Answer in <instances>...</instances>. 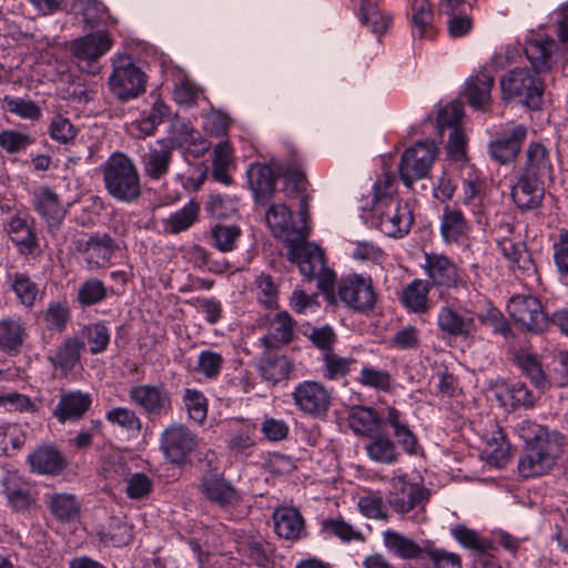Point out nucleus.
I'll return each mask as SVG.
<instances>
[{
	"label": "nucleus",
	"instance_id": "79ce46f5",
	"mask_svg": "<svg viewBox=\"0 0 568 568\" xmlns=\"http://www.w3.org/2000/svg\"><path fill=\"white\" fill-rule=\"evenodd\" d=\"M172 136L166 140L174 150L175 146L184 145L200 146V152L204 153L209 150V144L201 133L195 130L189 121L176 119L171 125Z\"/></svg>",
	"mask_w": 568,
	"mask_h": 568
},
{
	"label": "nucleus",
	"instance_id": "7ed1b4c3",
	"mask_svg": "<svg viewBox=\"0 0 568 568\" xmlns=\"http://www.w3.org/2000/svg\"><path fill=\"white\" fill-rule=\"evenodd\" d=\"M106 193L120 203H135L142 196L141 176L134 161L123 152H113L100 166Z\"/></svg>",
	"mask_w": 568,
	"mask_h": 568
},
{
	"label": "nucleus",
	"instance_id": "a19ab883",
	"mask_svg": "<svg viewBox=\"0 0 568 568\" xmlns=\"http://www.w3.org/2000/svg\"><path fill=\"white\" fill-rule=\"evenodd\" d=\"M347 422L355 434L369 437L378 432L382 417L372 407L355 406L349 410Z\"/></svg>",
	"mask_w": 568,
	"mask_h": 568
},
{
	"label": "nucleus",
	"instance_id": "864d4df0",
	"mask_svg": "<svg viewBox=\"0 0 568 568\" xmlns=\"http://www.w3.org/2000/svg\"><path fill=\"white\" fill-rule=\"evenodd\" d=\"M242 231L237 225L216 224L211 229L212 245L226 253L235 248Z\"/></svg>",
	"mask_w": 568,
	"mask_h": 568
},
{
	"label": "nucleus",
	"instance_id": "69168bd1",
	"mask_svg": "<svg viewBox=\"0 0 568 568\" xmlns=\"http://www.w3.org/2000/svg\"><path fill=\"white\" fill-rule=\"evenodd\" d=\"M358 383L376 390L387 392L390 389L392 378L387 371L364 366L361 369Z\"/></svg>",
	"mask_w": 568,
	"mask_h": 568
},
{
	"label": "nucleus",
	"instance_id": "aec40b11",
	"mask_svg": "<svg viewBox=\"0 0 568 568\" xmlns=\"http://www.w3.org/2000/svg\"><path fill=\"white\" fill-rule=\"evenodd\" d=\"M511 199L520 211H530L540 206L545 196V180L520 173L511 187Z\"/></svg>",
	"mask_w": 568,
	"mask_h": 568
},
{
	"label": "nucleus",
	"instance_id": "ea45409f",
	"mask_svg": "<svg viewBox=\"0 0 568 568\" xmlns=\"http://www.w3.org/2000/svg\"><path fill=\"white\" fill-rule=\"evenodd\" d=\"M434 12L428 0H413L412 3V34L417 39H433L435 37Z\"/></svg>",
	"mask_w": 568,
	"mask_h": 568
},
{
	"label": "nucleus",
	"instance_id": "e2e57ef3",
	"mask_svg": "<svg viewBox=\"0 0 568 568\" xmlns=\"http://www.w3.org/2000/svg\"><path fill=\"white\" fill-rule=\"evenodd\" d=\"M237 199L222 194H212L205 204V210L215 219H227L237 211Z\"/></svg>",
	"mask_w": 568,
	"mask_h": 568
},
{
	"label": "nucleus",
	"instance_id": "a18cd8bd",
	"mask_svg": "<svg viewBox=\"0 0 568 568\" xmlns=\"http://www.w3.org/2000/svg\"><path fill=\"white\" fill-rule=\"evenodd\" d=\"M429 285L423 280H414L409 283L402 294V303L415 313H426L428 304Z\"/></svg>",
	"mask_w": 568,
	"mask_h": 568
},
{
	"label": "nucleus",
	"instance_id": "9b49d317",
	"mask_svg": "<svg viewBox=\"0 0 568 568\" xmlns=\"http://www.w3.org/2000/svg\"><path fill=\"white\" fill-rule=\"evenodd\" d=\"M507 311L517 324L529 332L542 333L548 328L549 317L541 302L532 295L513 296L507 304Z\"/></svg>",
	"mask_w": 568,
	"mask_h": 568
},
{
	"label": "nucleus",
	"instance_id": "a878e982",
	"mask_svg": "<svg viewBox=\"0 0 568 568\" xmlns=\"http://www.w3.org/2000/svg\"><path fill=\"white\" fill-rule=\"evenodd\" d=\"M382 536L383 545L390 555L403 560H424L426 541L419 545L413 538L393 529H386Z\"/></svg>",
	"mask_w": 568,
	"mask_h": 568
},
{
	"label": "nucleus",
	"instance_id": "603ef678",
	"mask_svg": "<svg viewBox=\"0 0 568 568\" xmlns=\"http://www.w3.org/2000/svg\"><path fill=\"white\" fill-rule=\"evenodd\" d=\"M256 446L255 430L253 427L243 426L234 432L229 442L227 447L236 457H250Z\"/></svg>",
	"mask_w": 568,
	"mask_h": 568
},
{
	"label": "nucleus",
	"instance_id": "13d9d810",
	"mask_svg": "<svg viewBox=\"0 0 568 568\" xmlns=\"http://www.w3.org/2000/svg\"><path fill=\"white\" fill-rule=\"evenodd\" d=\"M424 560H427L433 568H462L460 557L457 554L437 548L428 540H426Z\"/></svg>",
	"mask_w": 568,
	"mask_h": 568
},
{
	"label": "nucleus",
	"instance_id": "6e6552de",
	"mask_svg": "<svg viewBox=\"0 0 568 568\" xmlns=\"http://www.w3.org/2000/svg\"><path fill=\"white\" fill-rule=\"evenodd\" d=\"M436 154L437 149L432 141H419L406 149L398 165V173L403 183L410 187L415 181L424 179L429 172Z\"/></svg>",
	"mask_w": 568,
	"mask_h": 568
},
{
	"label": "nucleus",
	"instance_id": "f704fd0d",
	"mask_svg": "<svg viewBox=\"0 0 568 568\" xmlns=\"http://www.w3.org/2000/svg\"><path fill=\"white\" fill-rule=\"evenodd\" d=\"M250 187L257 202L267 201L275 190V176L271 166L253 163L246 171Z\"/></svg>",
	"mask_w": 568,
	"mask_h": 568
},
{
	"label": "nucleus",
	"instance_id": "c85d7f7f",
	"mask_svg": "<svg viewBox=\"0 0 568 568\" xmlns=\"http://www.w3.org/2000/svg\"><path fill=\"white\" fill-rule=\"evenodd\" d=\"M295 322L286 311L278 312L270 322L268 332L261 338V344L268 351H275L290 344L294 338Z\"/></svg>",
	"mask_w": 568,
	"mask_h": 568
},
{
	"label": "nucleus",
	"instance_id": "052dcab7",
	"mask_svg": "<svg viewBox=\"0 0 568 568\" xmlns=\"http://www.w3.org/2000/svg\"><path fill=\"white\" fill-rule=\"evenodd\" d=\"M70 318V310L65 302H50L43 312L47 329L63 332Z\"/></svg>",
	"mask_w": 568,
	"mask_h": 568
},
{
	"label": "nucleus",
	"instance_id": "4d7b16f0",
	"mask_svg": "<svg viewBox=\"0 0 568 568\" xmlns=\"http://www.w3.org/2000/svg\"><path fill=\"white\" fill-rule=\"evenodd\" d=\"M72 9L91 27L103 22L106 16V6L99 0H73Z\"/></svg>",
	"mask_w": 568,
	"mask_h": 568
},
{
	"label": "nucleus",
	"instance_id": "412c9836",
	"mask_svg": "<svg viewBox=\"0 0 568 568\" xmlns=\"http://www.w3.org/2000/svg\"><path fill=\"white\" fill-rule=\"evenodd\" d=\"M112 44L113 41L106 31H95L73 41L71 50L79 61L90 63L110 51Z\"/></svg>",
	"mask_w": 568,
	"mask_h": 568
},
{
	"label": "nucleus",
	"instance_id": "f8f14e48",
	"mask_svg": "<svg viewBox=\"0 0 568 568\" xmlns=\"http://www.w3.org/2000/svg\"><path fill=\"white\" fill-rule=\"evenodd\" d=\"M308 232H302L294 240L290 239L287 248V260L298 266L301 274L307 280H312L315 275L324 270V252L322 248L307 242Z\"/></svg>",
	"mask_w": 568,
	"mask_h": 568
},
{
	"label": "nucleus",
	"instance_id": "de8ad7c7",
	"mask_svg": "<svg viewBox=\"0 0 568 568\" xmlns=\"http://www.w3.org/2000/svg\"><path fill=\"white\" fill-rule=\"evenodd\" d=\"M49 508L54 518L62 523H71L78 519L80 514V505L72 494L61 493L51 495Z\"/></svg>",
	"mask_w": 568,
	"mask_h": 568
},
{
	"label": "nucleus",
	"instance_id": "49530a36",
	"mask_svg": "<svg viewBox=\"0 0 568 568\" xmlns=\"http://www.w3.org/2000/svg\"><path fill=\"white\" fill-rule=\"evenodd\" d=\"M2 486L8 503L13 509L23 510L29 507L30 491L17 474H8L2 480Z\"/></svg>",
	"mask_w": 568,
	"mask_h": 568
},
{
	"label": "nucleus",
	"instance_id": "f03ea898",
	"mask_svg": "<svg viewBox=\"0 0 568 568\" xmlns=\"http://www.w3.org/2000/svg\"><path fill=\"white\" fill-rule=\"evenodd\" d=\"M516 430L525 442L517 464L519 475L532 478L549 473L561 454L562 437L528 419L518 423Z\"/></svg>",
	"mask_w": 568,
	"mask_h": 568
},
{
	"label": "nucleus",
	"instance_id": "1a4fd4ad",
	"mask_svg": "<svg viewBox=\"0 0 568 568\" xmlns=\"http://www.w3.org/2000/svg\"><path fill=\"white\" fill-rule=\"evenodd\" d=\"M199 446L197 436L182 424H171L161 434L160 448L172 464L183 465Z\"/></svg>",
	"mask_w": 568,
	"mask_h": 568
},
{
	"label": "nucleus",
	"instance_id": "09e8293b",
	"mask_svg": "<svg viewBox=\"0 0 568 568\" xmlns=\"http://www.w3.org/2000/svg\"><path fill=\"white\" fill-rule=\"evenodd\" d=\"M109 288L98 277H89L80 284L77 292V301L82 307H90L102 303L109 295Z\"/></svg>",
	"mask_w": 568,
	"mask_h": 568
},
{
	"label": "nucleus",
	"instance_id": "a211bd4d",
	"mask_svg": "<svg viewBox=\"0 0 568 568\" xmlns=\"http://www.w3.org/2000/svg\"><path fill=\"white\" fill-rule=\"evenodd\" d=\"M425 270L432 284L440 288H458L466 286L457 266L444 255L427 254Z\"/></svg>",
	"mask_w": 568,
	"mask_h": 568
},
{
	"label": "nucleus",
	"instance_id": "c03bdc74",
	"mask_svg": "<svg viewBox=\"0 0 568 568\" xmlns=\"http://www.w3.org/2000/svg\"><path fill=\"white\" fill-rule=\"evenodd\" d=\"M169 113V108L161 100H155L152 108L143 112L141 118L132 123V126L135 128L139 133L138 138H145L153 135L156 131V128L163 122Z\"/></svg>",
	"mask_w": 568,
	"mask_h": 568
},
{
	"label": "nucleus",
	"instance_id": "f257e3e1",
	"mask_svg": "<svg viewBox=\"0 0 568 568\" xmlns=\"http://www.w3.org/2000/svg\"><path fill=\"white\" fill-rule=\"evenodd\" d=\"M557 44L552 39H535L526 44L525 53L534 71L528 68H516L500 79L504 99H517L531 110L541 108L544 83L539 73L550 70L552 54Z\"/></svg>",
	"mask_w": 568,
	"mask_h": 568
},
{
	"label": "nucleus",
	"instance_id": "cd10ccee",
	"mask_svg": "<svg viewBox=\"0 0 568 568\" xmlns=\"http://www.w3.org/2000/svg\"><path fill=\"white\" fill-rule=\"evenodd\" d=\"M554 171L550 152L541 142H530L525 151V163L520 173L545 180Z\"/></svg>",
	"mask_w": 568,
	"mask_h": 568
},
{
	"label": "nucleus",
	"instance_id": "3c124183",
	"mask_svg": "<svg viewBox=\"0 0 568 568\" xmlns=\"http://www.w3.org/2000/svg\"><path fill=\"white\" fill-rule=\"evenodd\" d=\"M322 362L323 376L328 381H335L345 377L349 373L351 366L356 363V359L341 356L331 351L323 354Z\"/></svg>",
	"mask_w": 568,
	"mask_h": 568
},
{
	"label": "nucleus",
	"instance_id": "4c0bfd02",
	"mask_svg": "<svg viewBox=\"0 0 568 568\" xmlns=\"http://www.w3.org/2000/svg\"><path fill=\"white\" fill-rule=\"evenodd\" d=\"M10 288L20 306L31 311L42 294L38 284L27 273L16 272L9 276Z\"/></svg>",
	"mask_w": 568,
	"mask_h": 568
},
{
	"label": "nucleus",
	"instance_id": "8fccbe9b",
	"mask_svg": "<svg viewBox=\"0 0 568 568\" xmlns=\"http://www.w3.org/2000/svg\"><path fill=\"white\" fill-rule=\"evenodd\" d=\"M199 211V204L190 201L164 221L165 231L170 234H179L187 230L197 220Z\"/></svg>",
	"mask_w": 568,
	"mask_h": 568
},
{
	"label": "nucleus",
	"instance_id": "5701e85b",
	"mask_svg": "<svg viewBox=\"0 0 568 568\" xmlns=\"http://www.w3.org/2000/svg\"><path fill=\"white\" fill-rule=\"evenodd\" d=\"M294 369L293 362L284 354L265 349L257 363V371L262 379L276 385L290 378Z\"/></svg>",
	"mask_w": 568,
	"mask_h": 568
},
{
	"label": "nucleus",
	"instance_id": "72a5a7b5",
	"mask_svg": "<svg viewBox=\"0 0 568 568\" xmlns=\"http://www.w3.org/2000/svg\"><path fill=\"white\" fill-rule=\"evenodd\" d=\"M468 231V223L463 212L457 207L446 205L440 217L443 241L447 244L460 243L467 237Z\"/></svg>",
	"mask_w": 568,
	"mask_h": 568
},
{
	"label": "nucleus",
	"instance_id": "5fc2aeb1",
	"mask_svg": "<svg viewBox=\"0 0 568 568\" xmlns=\"http://www.w3.org/2000/svg\"><path fill=\"white\" fill-rule=\"evenodd\" d=\"M359 21L373 33L383 34L389 28L392 18L382 13L375 6L367 1V3H361Z\"/></svg>",
	"mask_w": 568,
	"mask_h": 568
},
{
	"label": "nucleus",
	"instance_id": "c756f323",
	"mask_svg": "<svg viewBox=\"0 0 568 568\" xmlns=\"http://www.w3.org/2000/svg\"><path fill=\"white\" fill-rule=\"evenodd\" d=\"M364 450L372 462L383 465H394L399 462L402 456L396 443L389 436L379 432L367 437Z\"/></svg>",
	"mask_w": 568,
	"mask_h": 568
},
{
	"label": "nucleus",
	"instance_id": "e433bc0d",
	"mask_svg": "<svg viewBox=\"0 0 568 568\" xmlns=\"http://www.w3.org/2000/svg\"><path fill=\"white\" fill-rule=\"evenodd\" d=\"M26 337V323L21 317L8 316L0 320V349L6 353L19 352Z\"/></svg>",
	"mask_w": 568,
	"mask_h": 568
},
{
	"label": "nucleus",
	"instance_id": "7c9ffc66",
	"mask_svg": "<svg viewBox=\"0 0 568 568\" xmlns=\"http://www.w3.org/2000/svg\"><path fill=\"white\" fill-rule=\"evenodd\" d=\"M7 232L22 255H33L39 250L37 235L27 217L12 216L7 225Z\"/></svg>",
	"mask_w": 568,
	"mask_h": 568
},
{
	"label": "nucleus",
	"instance_id": "6e6d98bb",
	"mask_svg": "<svg viewBox=\"0 0 568 568\" xmlns=\"http://www.w3.org/2000/svg\"><path fill=\"white\" fill-rule=\"evenodd\" d=\"M322 528L326 534L337 537L343 542L365 540L364 535L343 518H331L322 521Z\"/></svg>",
	"mask_w": 568,
	"mask_h": 568
},
{
	"label": "nucleus",
	"instance_id": "0eeeda50",
	"mask_svg": "<svg viewBox=\"0 0 568 568\" xmlns=\"http://www.w3.org/2000/svg\"><path fill=\"white\" fill-rule=\"evenodd\" d=\"M337 294L346 307L359 313L372 311L377 301L372 277L356 273L339 278Z\"/></svg>",
	"mask_w": 568,
	"mask_h": 568
},
{
	"label": "nucleus",
	"instance_id": "dca6fc26",
	"mask_svg": "<svg viewBox=\"0 0 568 568\" xmlns=\"http://www.w3.org/2000/svg\"><path fill=\"white\" fill-rule=\"evenodd\" d=\"M77 248L82 255L87 268L95 271L110 265L116 245L110 235L98 233L84 242H79Z\"/></svg>",
	"mask_w": 568,
	"mask_h": 568
},
{
	"label": "nucleus",
	"instance_id": "ddd939ff",
	"mask_svg": "<svg viewBox=\"0 0 568 568\" xmlns=\"http://www.w3.org/2000/svg\"><path fill=\"white\" fill-rule=\"evenodd\" d=\"M130 400L152 417H164L172 412V398L163 384H140L129 390Z\"/></svg>",
	"mask_w": 568,
	"mask_h": 568
},
{
	"label": "nucleus",
	"instance_id": "680f3d73",
	"mask_svg": "<svg viewBox=\"0 0 568 568\" xmlns=\"http://www.w3.org/2000/svg\"><path fill=\"white\" fill-rule=\"evenodd\" d=\"M33 143L34 138L30 134L11 129L0 132V148L9 154L22 152Z\"/></svg>",
	"mask_w": 568,
	"mask_h": 568
},
{
	"label": "nucleus",
	"instance_id": "4468645a",
	"mask_svg": "<svg viewBox=\"0 0 568 568\" xmlns=\"http://www.w3.org/2000/svg\"><path fill=\"white\" fill-rule=\"evenodd\" d=\"M292 397L295 406L305 415L321 418L326 416L332 395L326 387L314 381H304L293 390Z\"/></svg>",
	"mask_w": 568,
	"mask_h": 568
},
{
	"label": "nucleus",
	"instance_id": "6ab92c4d",
	"mask_svg": "<svg viewBox=\"0 0 568 568\" xmlns=\"http://www.w3.org/2000/svg\"><path fill=\"white\" fill-rule=\"evenodd\" d=\"M172 160V146L169 145L165 139L158 140L153 145H150L141 158L144 175L151 181L162 180L168 175Z\"/></svg>",
	"mask_w": 568,
	"mask_h": 568
},
{
	"label": "nucleus",
	"instance_id": "39448f33",
	"mask_svg": "<svg viewBox=\"0 0 568 568\" xmlns=\"http://www.w3.org/2000/svg\"><path fill=\"white\" fill-rule=\"evenodd\" d=\"M112 65L108 83L114 97L126 102L145 92L146 75L133 63L131 57L120 55L113 59Z\"/></svg>",
	"mask_w": 568,
	"mask_h": 568
},
{
	"label": "nucleus",
	"instance_id": "58836bf2",
	"mask_svg": "<svg viewBox=\"0 0 568 568\" xmlns=\"http://www.w3.org/2000/svg\"><path fill=\"white\" fill-rule=\"evenodd\" d=\"M510 444L501 429L494 430L486 438L481 458L490 466L503 468L509 460Z\"/></svg>",
	"mask_w": 568,
	"mask_h": 568
},
{
	"label": "nucleus",
	"instance_id": "0e129e2a",
	"mask_svg": "<svg viewBox=\"0 0 568 568\" xmlns=\"http://www.w3.org/2000/svg\"><path fill=\"white\" fill-rule=\"evenodd\" d=\"M105 418L112 425H116L128 432L139 433L142 423L136 413L125 407H115L106 412Z\"/></svg>",
	"mask_w": 568,
	"mask_h": 568
},
{
	"label": "nucleus",
	"instance_id": "473e14b6",
	"mask_svg": "<svg viewBox=\"0 0 568 568\" xmlns=\"http://www.w3.org/2000/svg\"><path fill=\"white\" fill-rule=\"evenodd\" d=\"M274 530L281 538L287 540L300 539L304 532V518L293 507L276 508L273 514Z\"/></svg>",
	"mask_w": 568,
	"mask_h": 568
},
{
	"label": "nucleus",
	"instance_id": "bf43d9fd",
	"mask_svg": "<svg viewBox=\"0 0 568 568\" xmlns=\"http://www.w3.org/2000/svg\"><path fill=\"white\" fill-rule=\"evenodd\" d=\"M84 335L92 355L103 353L110 343V331L102 322L89 324L84 327Z\"/></svg>",
	"mask_w": 568,
	"mask_h": 568
},
{
	"label": "nucleus",
	"instance_id": "338daca9",
	"mask_svg": "<svg viewBox=\"0 0 568 568\" xmlns=\"http://www.w3.org/2000/svg\"><path fill=\"white\" fill-rule=\"evenodd\" d=\"M283 176L286 187L295 195L305 194L307 191V180L304 172L297 164L287 163L278 169Z\"/></svg>",
	"mask_w": 568,
	"mask_h": 568
},
{
	"label": "nucleus",
	"instance_id": "b1692460",
	"mask_svg": "<svg viewBox=\"0 0 568 568\" xmlns=\"http://www.w3.org/2000/svg\"><path fill=\"white\" fill-rule=\"evenodd\" d=\"M92 396L81 390L63 392L53 409V416L60 422L79 420L90 409Z\"/></svg>",
	"mask_w": 568,
	"mask_h": 568
},
{
	"label": "nucleus",
	"instance_id": "2eb2a0df",
	"mask_svg": "<svg viewBox=\"0 0 568 568\" xmlns=\"http://www.w3.org/2000/svg\"><path fill=\"white\" fill-rule=\"evenodd\" d=\"M406 475L395 476L392 479L387 503L399 515L423 505L428 499V489L407 481Z\"/></svg>",
	"mask_w": 568,
	"mask_h": 568
},
{
	"label": "nucleus",
	"instance_id": "423d86ee",
	"mask_svg": "<svg viewBox=\"0 0 568 568\" xmlns=\"http://www.w3.org/2000/svg\"><path fill=\"white\" fill-rule=\"evenodd\" d=\"M205 459L207 460V465L200 477V493L210 503L216 504L222 508L237 505L241 499L240 494L236 488L225 479L217 466L213 465L215 460L214 452L209 450L205 454Z\"/></svg>",
	"mask_w": 568,
	"mask_h": 568
},
{
	"label": "nucleus",
	"instance_id": "c9c22d12",
	"mask_svg": "<svg viewBox=\"0 0 568 568\" xmlns=\"http://www.w3.org/2000/svg\"><path fill=\"white\" fill-rule=\"evenodd\" d=\"M237 551L248 562L261 568H270L274 562L273 546L261 537L241 541Z\"/></svg>",
	"mask_w": 568,
	"mask_h": 568
},
{
	"label": "nucleus",
	"instance_id": "20e7f679",
	"mask_svg": "<svg viewBox=\"0 0 568 568\" xmlns=\"http://www.w3.org/2000/svg\"><path fill=\"white\" fill-rule=\"evenodd\" d=\"M373 223L390 237H403L414 224L410 205L397 197L373 203Z\"/></svg>",
	"mask_w": 568,
	"mask_h": 568
},
{
	"label": "nucleus",
	"instance_id": "f3484780",
	"mask_svg": "<svg viewBox=\"0 0 568 568\" xmlns=\"http://www.w3.org/2000/svg\"><path fill=\"white\" fill-rule=\"evenodd\" d=\"M438 329L449 336L469 337L476 332L474 312L464 310L459 312L450 304L442 306L437 314Z\"/></svg>",
	"mask_w": 568,
	"mask_h": 568
},
{
	"label": "nucleus",
	"instance_id": "9d476101",
	"mask_svg": "<svg viewBox=\"0 0 568 568\" xmlns=\"http://www.w3.org/2000/svg\"><path fill=\"white\" fill-rule=\"evenodd\" d=\"M527 133L528 129L525 124L506 123L488 143V154L503 165L515 162L527 139Z\"/></svg>",
	"mask_w": 568,
	"mask_h": 568
},
{
	"label": "nucleus",
	"instance_id": "37998d69",
	"mask_svg": "<svg viewBox=\"0 0 568 568\" xmlns=\"http://www.w3.org/2000/svg\"><path fill=\"white\" fill-rule=\"evenodd\" d=\"M83 347L84 343L82 341L74 337L67 338L57 347L54 355L50 356L49 361L55 368L67 374L80 362Z\"/></svg>",
	"mask_w": 568,
	"mask_h": 568
},
{
	"label": "nucleus",
	"instance_id": "774afa93",
	"mask_svg": "<svg viewBox=\"0 0 568 568\" xmlns=\"http://www.w3.org/2000/svg\"><path fill=\"white\" fill-rule=\"evenodd\" d=\"M558 387L568 386V351H560L554 355L551 371L547 377V385Z\"/></svg>",
	"mask_w": 568,
	"mask_h": 568
},
{
	"label": "nucleus",
	"instance_id": "393cba45",
	"mask_svg": "<svg viewBox=\"0 0 568 568\" xmlns=\"http://www.w3.org/2000/svg\"><path fill=\"white\" fill-rule=\"evenodd\" d=\"M33 205L47 223L50 233L53 234L59 230L65 217V210L61 205L58 194L49 187H41L34 193Z\"/></svg>",
	"mask_w": 568,
	"mask_h": 568
},
{
	"label": "nucleus",
	"instance_id": "bb28decb",
	"mask_svg": "<svg viewBox=\"0 0 568 568\" xmlns=\"http://www.w3.org/2000/svg\"><path fill=\"white\" fill-rule=\"evenodd\" d=\"M266 223L277 239H283L286 246L290 239L294 240L302 232H308L305 227L293 224L292 212L285 204H273L266 212Z\"/></svg>",
	"mask_w": 568,
	"mask_h": 568
},
{
	"label": "nucleus",
	"instance_id": "4be33fe9",
	"mask_svg": "<svg viewBox=\"0 0 568 568\" xmlns=\"http://www.w3.org/2000/svg\"><path fill=\"white\" fill-rule=\"evenodd\" d=\"M30 470L38 475L57 476L67 467L63 454L52 445L37 447L28 455Z\"/></svg>",
	"mask_w": 568,
	"mask_h": 568
},
{
	"label": "nucleus",
	"instance_id": "2f4dec72",
	"mask_svg": "<svg viewBox=\"0 0 568 568\" xmlns=\"http://www.w3.org/2000/svg\"><path fill=\"white\" fill-rule=\"evenodd\" d=\"M493 85L494 75L486 69L469 78L464 91L468 104L476 110H484L490 101Z\"/></svg>",
	"mask_w": 568,
	"mask_h": 568
}]
</instances>
